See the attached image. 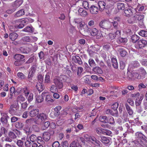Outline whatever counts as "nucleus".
Returning a JSON list of instances; mask_svg holds the SVG:
<instances>
[{
  "label": "nucleus",
  "instance_id": "nucleus-5",
  "mask_svg": "<svg viewBox=\"0 0 147 147\" xmlns=\"http://www.w3.org/2000/svg\"><path fill=\"white\" fill-rule=\"evenodd\" d=\"M133 96L135 97H137L136 99L135 104L136 106H140L142 102V100L143 98L142 95L140 96L139 92L134 93L133 94Z\"/></svg>",
  "mask_w": 147,
  "mask_h": 147
},
{
  "label": "nucleus",
  "instance_id": "nucleus-43",
  "mask_svg": "<svg viewBox=\"0 0 147 147\" xmlns=\"http://www.w3.org/2000/svg\"><path fill=\"white\" fill-rule=\"evenodd\" d=\"M45 83H49L50 82V76L48 73L46 74L45 76Z\"/></svg>",
  "mask_w": 147,
  "mask_h": 147
},
{
  "label": "nucleus",
  "instance_id": "nucleus-9",
  "mask_svg": "<svg viewBox=\"0 0 147 147\" xmlns=\"http://www.w3.org/2000/svg\"><path fill=\"white\" fill-rule=\"evenodd\" d=\"M89 140L88 139V140H89L93 144L95 145L96 146H99L100 142L98 140H97L95 137L93 136H90V138H88Z\"/></svg>",
  "mask_w": 147,
  "mask_h": 147
},
{
  "label": "nucleus",
  "instance_id": "nucleus-34",
  "mask_svg": "<svg viewBox=\"0 0 147 147\" xmlns=\"http://www.w3.org/2000/svg\"><path fill=\"white\" fill-rule=\"evenodd\" d=\"M108 118L107 116H102L99 118L100 120L104 123H107L108 122Z\"/></svg>",
  "mask_w": 147,
  "mask_h": 147
},
{
  "label": "nucleus",
  "instance_id": "nucleus-50",
  "mask_svg": "<svg viewBox=\"0 0 147 147\" xmlns=\"http://www.w3.org/2000/svg\"><path fill=\"white\" fill-rule=\"evenodd\" d=\"M139 34L142 36H147V31L142 30L139 33Z\"/></svg>",
  "mask_w": 147,
  "mask_h": 147
},
{
  "label": "nucleus",
  "instance_id": "nucleus-17",
  "mask_svg": "<svg viewBox=\"0 0 147 147\" xmlns=\"http://www.w3.org/2000/svg\"><path fill=\"white\" fill-rule=\"evenodd\" d=\"M118 51L119 52L120 55L123 57L125 56L127 53L125 49L121 47L118 49Z\"/></svg>",
  "mask_w": 147,
  "mask_h": 147
},
{
  "label": "nucleus",
  "instance_id": "nucleus-49",
  "mask_svg": "<svg viewBox=\"0 0 147 147\" xmlns=\"http://www.w3.org/2000/svg\"><path fill=\"white\" fill-rule=\"evenodd\" d=\"M135 135L137 138H140L144 139L145 136L141 133L137 132L135 134Z\"/></svg>",
  "mask_w": 147,
  "mask_h": 147
},
{
  "label": "nucleus",
  "instance_id": "nucleus-20",
  "mask_svg": "<svg viewBox=\"0 0 147 147\" xmlns=\"http://www.w3.org/2000/svg\"><path fill=\"white\" fill-rule=\"evenodd\" d=\"M36 88L39 92L42 91L45 88L42 84L40 83H38L37 84L36 86Z\"/></svg>",
  "mask_w": 147,
  "mask_h": 147
},
{
  "label": "nucleus",
  "instance_id": "nucleus-10",
  "mask_svg": "<svg viewBox=\"0 0 147 147\" xmlns=\"http://www.w3.org/2000/svg\"><path fill=\"white\" fill-rule=\"evenodd\" d=\"M25 57L24 55L20 54H16L13 56L14 58L17 60L22 61V62H25V59H24Z\"/></svg>",
  "mask_w": 147,
  "mask_h": 147
},
{
  "label": "nucleus",
  "instance_id": "nucleus-39",
  "mask_svg": "<svg viewBox=\"0 0 147 147\" xmlns=\"http://www.w3.org/2000/svg\"><path fill=\"white\" fill-rule=\"evenodd\" d=\"M128 115V114L126 111L123 112V115L122 117V118L123 121H128L127 119Z\"/></svg>",
  "mask_w": 147,
  "mask_h": 147
},
{
  "label": "nucleus",
  "instance_id": "nucleus-62",
  "mask_svg": "<svg viewBox=\"0 0 147 147\" xmlns=\"http://www.w3.org/2000/svg\"><path fill=\"white\" fill-rule=\"evenodd\" d=\"M100 55L104 60H107V55L105 52L102 51Z\"/></svg>",
  "mask_w": 147,
  "mask_h": 147
},
{
  "label": "nucleus",
  "instance_id": "nucleus-47",
  "mask_svg": "<svg viewBox=\"0 0 147 147\" xmlns=\"http://www.w3.org/2000/svg\"><path fill=\"white\" fill-rule=\"evenodd\" d=\"M76 129L75 127H74L71 126V127L68 128L66 130L67 133H70L72 131H75Z\"/></svg>",
  "mask_w": 147,
  "mask_h": 147
},
{
  "label": "nucleus",
  "instance_id": "nucleus-4",
  "mask_svg": "<svg viewBox=\"0 0 147 147\" xmlns=\"http://www.w3.org/2000/svg\"><path fill=\"white\" fill-rule=\"evenodd\" d=\"M121 21V18L119 17H115L113 20L112 22H110L111 25V28L112 26L113 28L116 30L119 28V25L118 22Z\"/></svg>",
  "mask_w": 147,
  "mask_h": 147
},
{
  "label": "nucleus",
  "instance_id": "nucleus-26",
  "mask_svg": "<svg viewBox=\"0 0 147 147\" xmlns=\"http://www.w3.org/2000/svg\"><path fill=\"white\" fill-rule=\"evenodd\" d=\"M24 31L30 33H33L34 31V29L32 26H27L23 29Z\"/></svg>",
  "mask_w": 147,
  "mask_h": 147
},
{
  "label": "nucleus",
  "instance_id": "nucleus-35",
  "mask_svg": "<svg viewBox=\"0 0 147 147\" xmlns=\"http://www.w3.org/2000/svg\"><path fill=\"white\" fill-rule=\"evenodd\" d=\"M19 134H15L13 131H10L9 132L8 136L11 139H15L17 138V136L19 135Z\"/></svg>",
  "mask_w": 147,
  "mask_h": 147
},
{
  "label": "nucleus",
  "instance_id": "nucleus-12",
  "mask_svg": "<svg viewBox=\"0 0 147 147\" xmlns=\"http://www.w3.org/2000/svg\"><path fill=\"white\" fill-rule=\"evenodd\" d=\"M89 9L90 12L92 14H96L98 11V8L94 5H92Z\"/></svg>",
  "mask_w": 147,
  "mask_h": 147
},
{
  "label": "nucleus",
  "instance_id": "nucleus-55",
  "mask_svg": "<svg viewBox=\"0 0 147 147\" xmlns=\"http://www.w3.org/2000/svg\"><path fill=\"white\" fill-rule=\"evenodd\" d=\"M107 123H109L112 125H113L115 123L113 118L112 117H110L109 120L108 119V122Z\"/></svg>",
  "mask_w": 147,
  "mask_h": 147
},
{
  "label": "nucleus",
  "instance_id": "nucleus-11",
  "mask_svg": "<svg viewBox=\"0 0 147 147\" xmlns=\"http://www.w3.org/2000/svg\"><path fill=\"white\" fill-rule=\"evenodd\" d=\"M124 12V15L127 17H130L133 14V10L132 8H128L127 9H125Z\"/></svg>",
  "mask_w": 147,
  "mask_h": 147
},
{
  "label": "nucleus",
  "instance_id": "nucleus-36",
  "mask_svg": "<svg viewBox=\"0 0 147 147\" xmlns=\"http://www.w3.org/2000/svg\"><path fill=\"white\" fill-rule=\"evenodd\" d=\"M139 37L136 35H132L131 37L132 42L135 43L138 41L139 39Z\"/></svg>",
  "mask_w": 147,
  "mask_h": 147
},
{
  "label": "nucleus",
  "instance_id": "nucleus-59",
  "mask_svg": "<svg viewBox=\"0 0 147 147\" xmlns=\"http://www.w3.org/2000/svg\"><path fill=\"white\" fill-rule=\"evenodd\" d=\"M83 70L82 67H78V69L77 70V74L78 75H80L81 73Z\"/></svg>",
  "mask_w": 147,
  "mask_h": 147
},
{
  "label": "nucleus",
  "instance_id": "nucleus-27",
  "mask_svg": "<svg viewBox=\"0 0 147 147\" xmlns=\"http://www.w3.org/2000/svg\"><path fill=\"white\" fill-rule=\"evenodd\" d=\"M117 6L118 9L124 10L125 8V5L123 3H118L117 4Z\"/></svg>",
  "mask_w": 147,
  "mask_h": 147
},
{
  "label": "nucleus",
  "instance_id": "nucleus-14",
  "mask_svg": "<svg viewBox=\"0 0 147 147\" xmlns=\"http://www.w3.org/2000/svg\"><path fill=\"white\" fill-rule=\"evenodd\" d=\"M134 72L132 71V70L128 68L127 72V78L128 80L131 79L134 77Z\"/></svg>",
  "mask_w": 147,
  "mask_h": 147
},
{
  "label": "nucleus",
  "instance_id": "nucleus-38",
  "mask_svg": "<svg viewBox=\"0 0 147 147\" xmlns=\"http://www.w3.org/2000/svg\"><path fill=\"white\" fill-rule=\"evenodd\" d=\"M50 91L53 93L57 92L58 91V88L55 85H52L50 88Z\"/></svg>",
  "mask_w": 147,
  "mask_h": 147
},
{
  "label": "nucleus",
  "instance_id": "nucleus-15",
  "mask_svg": "<svg viewBox=\"0 0 147 147\" xmlns=\"http://www.w3.org/2000/svg\"><path fill=\"white\" fill-rule=\"evenodd\" d=\"M39 113V110L38 109H36L31 110L29 112V115L31 117H34L38 115Z\"/></svg>",
  "mask_w": 147,
  "mask_h": 147
},
{
  "label": "nucleus",
  "instance_id": "nucleus-52",
  "mask_svg": "<svg viewBox=\"0 0 147 147\" xmlns=\"http://www.w3.org/2000/svg\"><path fill=\"white\" fill-rule=\"evenodd\" d=\"M30 139L31 141L34 142L37 140V137L34 135H32L30 137Z\"/></svg>",
  "mask_w": 147,
  "mask_h": 147
},
{
  "label": "nucleus",
  "instance_id": "nucleus-3",
  "mask_svg": "<svg viewBox=\"0 0 147 147\" xmlns=\"http://www.w3.org/2000/svg\"><path fill=\"white\" fill-rule=\"evenodd\" d=\"M100 27L102 28L107 30L111 29V25L110 22L105 21L102 20L99 23Z\"/></svg>",
  "mask_w": 147,
  "mask_h": 147
},
{
  "label": "nucleus",
  "instance_id": "nucleus-29",
  "mask_svg": "<svg viewBox=\"0 0 147 147\" xmlns=\"http://www.w3.org/2000/svg\"><path fill=\"white\" fill-rule=\"evenodd\" d=\"M69 147H81V146L77 141H74L70 144Z\"/></svg>",
  "mask_w": 147,
  "mask_h": 147
},
{
  "label": "nucleus",
  "instance_id": "nucleus-40",
  "mask_svg": "<svg viewBox=\"0 0 147 147\" xmlns=\"http://www.w3.org/2000/svg\"><path fill=\"white\" fill-rule=\"evenodd\" d=\"M138 71L140 74L145 75L146 74L145 70L142 67L138 69Z\"/></svg>",
  "mask_w": 147,
  "mask_h": 147
},
{
  "label": "nucleus",
  "instance_id": "nucleus-6",
  "mask_svg": "<svg viewBox=\"0 0 147 147\" xmlns=\"http://www.w3.org/2000/svg\"><path fill=\"white\" fill-rule=\"evenodd\" d=\"M87 28L86 30V32L90 33V35L92 36L96 35L98 33V30L95 28H91L87 26Z\"/></svg>",
  "mask_w": 147,
  "mask_h": 147
},
{
  "label": "nucleus",
  "instance_id": "nucleus-37",
  "mask_svg": "<svg viewBox=\"0 0 147 147\" xmlns=\"http://www.w3.org/2000/svg\"><path fill=\"white\" fill-rule=\"evenodd\" d=\"M117 42L118 43H125L127 42V39L126 38L119 37L117 40Z\"/></svg>",
  "mask_w": 147,
  "mask_h": 147
},
{
  "label": "nucleus",
  "instance_id": "nucleus-53",
  "mask_svg": "<svg viewBox=\"0 0 147 147\" xmlns=\"http://www.w3.org/2000/svg\"><path fill=\"white\" fill-rule=\"evenodd\" d=\"M38 79L39 82V83H42L43 81V76L42 74H39L38 76Z\"/></svg>",
  "mask_w": 147,
  "mask_h": 147
},
{
  "label": "nucleus",
  "instance_id": "nucleus-7",
  "mask_svg": "<svg viewBox=\"0 0 147 147\" xmlns=\"http://www.w3.org/2000/svg\"><path fill=\"white\" fill-rule=\"evenodd\" d=\"M53 82L55 86L59 89H61L63 87V84L61 80L58 79H55L53 80Z\"/></svg>",
  "mask_w": 147,
  "mask_h": 147
},
{
  "label": "nucleus",
  "instance_id": "nucleus-31",
  "mask_svg": "<svg viewBox=\"0 0 147 147\" xmlns=\"http://www.w3.org/2000/svg\"><path fill=\"white\" fill-rule=\"evenodd\" d=\"M15 125L16 128L19 129L22 128L24 127V124L21 121L16 122Z\"/></svg>",
  "mask_w": 147,
  "mask_h": 147
},
{
  "label": "nucleus",
  "instance_id": "nucleus-25",
  "mask_svg": "<svg viewBox=\"0 0 147 147\" xmlns=\"http://www.w3.org/2000/svg\"><path fill=\"white\" fill-rule=\"evenodd\" d=\"M125 106L128 113L130 115H131L133 113V111L132 109L129 106V105L127 103L125 104Z\"/></svg>",
  "mask_w": 147,
  "mask_h": 147
},
{
  "label": "nucleus",
  "instance_id": "nucleus-48",
  "mask_svg": "<svg viewBox=\"0 0 147 147\" xmlns=\"http://www.w3.org/2000/svg\"><path fill=\"white\" fill-rule=\"evenodd\" d=\"M37 67V65L36 64L32 65L30 68V71L34 74L36 70Z\"/></svg>",
  "mask_w": 147,
  "mask_h": 147
},
{
  "label": "nucleus",
  "instance_id": "nucleus-46",
  "mask_svg": "<svg viewBox=\"0 0 147 147\" xmlns=\"http://www.w3.org/2000/svg\"><path fill=\"white\" fill-rule=\"evenodd\" d=\"M88 63L90 66L91 67H93L95 65V63L94 60L92 59H90L88 60Z\"/></svg>",
  "mask_w": 147,
  "mask_h": 147
},
{
  "label": "nucleus",
  "instance_id": "nucleus-8",
  "mask_svg": "<svg viewBox=\"0 0 147 147\" xmlns=\"http://www.w3.org/2000/svg\"><path fill=\"white\" fill-rule=\"evenodd\" d=\"M72 59L73 62L75 63H78L80 65H82V64L83 63L81 59L78 56H73Z\"/></svg>",
  "mask_w": 147,
  "mask_h": 147
},
{
  "label": "nucleus",
  "instance_id": "nucleus-2",
  "mask_svg": "<svg viewBox=\"0 0 147 147\" xmlns=\"http://www.w3.org/2000/svg\"><path fill=\"white\" fill-rule=\"evenodd\" d=\"M37 117V119L34 121V122L36 124L38 125L41 124L46 120L48 117V115L47 114L43 113L39 114Z\"/></svg>",
  "mask_w": 147,
  "mask_h": 147
},
{
  "label": "nucleus",
  "instance_id": "nucleus-51",
  "mask_svg": "<svg viewBox=\"0 0 147 147\" xmlns=\"http://www.w3.org/2000/svg\"><path fill=\"white\" fill-rule=\"evenodd\" d=\"M95 22L94 20H90L88 22V26H87L88 27H92L95 26Z\"/></svg>",
  "mask_w": 147,
  "mask_h": 147
},
{
  "label": "nucleus",
  "instance_id": "nucleus-60",
  "mask_svg": "<svg viewBox=\"0 0 147 147\" xmlns=\"http://www.w3.org/2000/svg\"><path fill=\"white\" fill-rule=\"evenodd\" d=\"M138 73L134 72V78H135L138 79H140L141 78V76Z\"/></svg>",
  "mask_w": 147,
  "mask_h": 147
},
{
  "label": "nucleus",
  "instance_id": "nucleus-28",
  "mask_svg": "<svg viewBox=\"0 0 147 147\" xmlns=\"http://www.w3.org/2000/svg\"><path fill=\"white\" fill-rule=\"evenodd\" d=\"M25 13L24 10V9H22L18 11L15 15L16 17L24 15Z\"/></svg>",
  "mask_w": 147,
  "mask_h": 147
},
{
  "label": "nucleus",
  "instance_id": "nucleus-42",
  "mask_svg": "<svg viewBox=\"0 0 147 147\" xmlns=\"http://www.w3.org/2000/svg\"><path fill=\"white\" fill-rule=\"evenodd\" d=\"M7 132V130L4 127H1L0 130V137L2 136L3 134H5Z\"/></svg>",
  "mask_w": 147,
  "mask_h": 147
},
{
  "label": "nucleus",
  "instance_id": "nucleus-16",
  "mask_svg": "<svg viewBox=\"0 0 147 147\" xmlns=\"http://www.w3.org/2000/svg\"><path fill=\"white\" fill-rule=\"evenodd\" d=\"M139 63L136 61H133L130 63L129 65L128 68L131 69V68H134L138 67Z\"/></svg>",
  "mask_w": 147,
  "mask_h": 147
},
{
  "label": "nucleus",
  "instance_id": "nucleus-61",
  "mask_svg": "<svg viewBox=\"0 0 147 147\" xmlns=\"http://www.w3.org/2000/svg\"><path fill=\"white\" fill-rule=\"evenodd\" d=\"M22 40L24 41L27 42H30L31 40L30 39L28 36H26L23 37Z\"/></svg>",
  "mask_w": 147,
  "mask_h": 147
},
{
  "label": "nucleus",
  "instance_id": "nucleus-18",
  "mask_svg": "<svg viewBox=\"0 0 147 147\" xmlns=\"http://www.w3.org/2000/svg\"><path fill=\"white\" fill-rule=\"evenodd\" d=\"M43 139L46 141H48L50 138V134L48 132H44L42 136Z\"/></svg>",
  "mask_w": 147,
  "mask_h": 147
},
{
  "label": "nucleus",
  "instance_id": "nucleus-56",
  "mask_svg": "<svg viewBox=\"0 0 147 147\" xmlns=\"http://www.w3.org/2000/svg\"><path fill=\"white\" fill-rule=\"evenodd\" d=\"M17 110V109H15L14 108L10 107V109L9 110V113L11 114H14L16 112Z\"/></svg>",
  "mask_w": 147,
  "mask_h": 147
},
{
  "label": "nucleus",
  "instance_id": "nucleus-13",
  "mask_svg": "<svg viewBox=\"0 0 147 147\" xmlns=\"http://www.w3.org/2000/svg\"><path fill=\"white\" fill-rule=\"evenodd\" d=\"M20 50L23 53L28 54L31 51V49L28 47H22L20 48Z\"/></svg>",
  "mask_w": 147,
  "mask_h": 147
},
{
  "label": "nucleus",
  "instance_id": "nucleus-58",
  "mask_svg": "<svg viewBox=\"0 0 147 147\" xmlns=\"http://www.w3.org/2000/svg\"><path fill=\"white\" fill-rule=\"evenodd\" d=\"M45 63L48 66H50L52 64V62L51 61V60L49 58H47L45 61Z\"/></svg>",
  "mask_w": 147,
  "mask_h": 147
},
{
  "label": "nucleus",
  "instance_id": "nucleus-45",
  "mask_svg": "<svg viewBox=\"0 0 147 147\" xmlns=\"http://www.w3.org/2000/svg\"><path fill=\"white\" fill-rule=\"evenodd\" d=\"M82 6L85 9L87 10H88L89 9L88 3L87 1H83L82 3Z\"/></svg>",
  "mask_w": 147,
  "mask_h": 147
},
{
  "label": "nucleus",
  "instance_id": "nucleus-33",
  "mask_svg": "<svg viewBox=\"0 0 147 147\" xmlns=\"http://www.w3.org/2000/svg\"><path fill=\"white\" fill-rule=\"evenodd\" d=\"M36 102L38 103H40L42 102L43 100V98L40 95H37L35 96Z\"/></svg>",
  "mask_w": 147,
  "mask_h": 147
},
{
  "label": "nucleus",
  "instance_id": "nucleus-54",
  "mask_svg": "<svg viewBox=\"0 0 147 147\" xmlns=\"http://www.w3.org/2000/svg\"><path fill=\"white\" fill-rule=\"evenodd\" d=\"M24 63L22 61L16 60L15 61L14 64L16 66H19L22 65Z\"/></svg>",
  "mask_w": 147,
  "mask_h": 147
},
{
  "label": "nucleus",
  "instance_id": "nucleus-41",
  "mask_svg": "<svg viewBox=\"0 0 147 147\" xmlns=\"http://www.w3.org/2000/svg\"><path fill=\"white\" fill-rule=\"evenodd\" d=\"M25 100V98L23 96L20 95L18 96L17 98L18 102H19L21 103L20 101L24 102Z\"/></svg>",
  "mask_w": 147,
  "mask_h": 147
},
{
  "label": "nucleus",
  "instance_id": "nucleus-30",
  "mask_svg": "<svg viewBox=\"0 0 147 147\" xmlns=\"http://www.w3.org/2000/svg\"><path fill=\"white\" fill-rule=\"evenodd\" d=\"M2 117L0 119L1 122L2 123L3 125H5L7 124V119L4 117L2 113L1 114Z\"/></svg>",
  "mask_w": 147,
  "mask_h": 147
},
{
  "label": "nucleus",
  "instance_id": "nucleus-24",
  "mask_svg": "<svg viewBox=\"0 0 147 147\" xmlns=\"http://www.w3.org/2000/svg\"><path fill=\"white\" fill-rule=\"evenodd\" d=\"M18 35L16 32L11 33L9 35L10 39L12 41L15 40L17 38Z\"/></svg>",
  "mask_w": 147,
  "mask_h": 147
},
{
  "label": "nucleus",
  "instance_id": "nucleus-64",
  "mask_svg": "<svg viewBox=\"0 0 147 147\" xmlns=\"http://www.w3.org/2000/svg\"><path fill=\"white\" fill-rule=\"evenodd\" d=\"M32 143L29 140H27L24 143V145L26 147H30L32 145Z\"/></svg>",
  "mask_w": 147,
  "mask_h": 147
},
{
  "label": "nucleus",
  "instance_id": "nucleus-19",
  "mask_svg": "<svg viewBox=\"0 0 147 147\" xmlns=\"http://www.w3.org/2000/svg\"><path fill=\"white\" fill-rule=\"evenodd\" d=\"M105 3L103 1H100L98 2V5L100 8V11H102L105 9Z\"/></svg>",
  "mask_w": 147,
  "mask_h": 147
},
{
  "label": "nucleus",
  "instance_id": "nucleus-21",
  "mask_svg": "<svg viewBox=\"0 0 147 147\" xmlns=\"http://www.w3.org/2000/svg\"><path fill=\"white\" fill-rule=\"evenodd\" d=\"M23 2L22 0H16L13 5V6L17 8L20 6Z\"/></svg>",
  "mask_w": 147,
  "mask_h": 147
},
{
  "label": "nucleus",
  "instance_id": "nucleus-57",
  "mask_svg": "<svg viewBox=\"0 0 147 147\" xmlns=\"http://www.w3.org/2000/svg\"><path fill=\"white\" fill-rule=\"evenodd\" d=\"M16 144L19 147H22L24 145V142L21 140H19L17 141Z\"/></svg>",
  "mask_w": 147,
  "mask_h": 147
},
{
  "label": "nucleus",
  "instance_id": "nucleus-23",
  "mask_svg": "<svg viewBox=\"0 0 147 147\" xmlns=\"http://www.w3.org/2000/svg\"><path fill=\"white\" fill-rule=\"evenodd\" d=\"M111 62L113 67L117 69L118 67V64L117 59L114 58L111 59Z\"/></svg>",
  "mask_w": 147,
  "mask_h": 147
},
{
  "label": "nucleus",
  "instance_id": "nucleus-1",
  "mask_svg": "<svg viewBox=\"0 0 147 147\" xmlns=\"http://www.w3.org/2000/svg\"><path fill=\"white\" fill-rule=\"evenodd\" d=\"M144 18V16L140 13H136L134 16L129 18L127 20L128 23L133 24L136 23L138 21H142Z\"/></svg>",
  "mask_w": 147,
  "mask_h": 147
},
{
  "label": "nucleus",
  "instance_id": "nucleus-63",
  "mask_svg": "<svg viewBox=\"0 0 147 147\" xmlns=\"http://www.w3.org/2000/svg\"><path fill=\"white\" fill-rule=\"evenodd\" d=\"M28 106L27 102H25L21 103V108L22 109H26Z\"/></svg>",
  "mask_w": 147,
  "mask_h": 147
},
{
  "label": "nucleus",
  "instance_id": "nucleus-44",
  "mask_svg": "<svg viewBox=\"0 0 147 147\" xmlns=\"http://www.w3.org/2000/svg\"><path fill=\"white\" fill-rule=\"evenodd\" d=\"M17 76L18 77L22 80L26 78V76L22 72H19L17 74Z\"/></svg>",
  "mask_w": 147,
  "mask_h": 147
},
{
  "label": "nucleus",
  "instance_id": "nucleus-32",
  "mask_svg": "<svg viewBox=\"0 0 147 147\" xmlns=\"http://www.w3.org/2000/svg\"><path fill=\"white\" fill-rule=\"evenodd\" d=\"M100 140L101 141L105 144L109 143L110 142L108 138L106 137H103L101 138Z\"/></svg>",
  "mask_w": 147,
  "mask_h": 147
},
{
  "label": "nucleus",
  "instance_id": "nucleus-22",
  "mask_svg": "<svg viewBox=\"0 0 147 147\" xmlns=\"http://www.w3.org/2000/svg\"><path fill=\"white\" fill-rule=\"evenodd\" d=\"M92 71L95 73L98 74H102L103 72L101 68L99 67H94L92 69Z\"/></svg>",
  "mask_w": 147,
  "mask_h": 147
}]
</instances>
